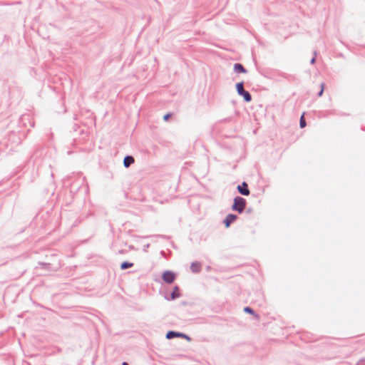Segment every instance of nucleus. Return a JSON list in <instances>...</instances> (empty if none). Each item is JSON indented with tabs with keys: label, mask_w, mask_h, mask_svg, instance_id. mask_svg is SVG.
Here are the masks:
<instances>
[{
	"label": "nucleus",
	"mask_w": 365,
	"mask_h": 365,
	"mask_svg": "<svg viewBox=\"0 0 365 365\" xmlns=\"http://www.w3.org/2000/svg\"><path fill=\"white\" fill-rule=\"evenodd\" d=\"M247 205V201L245 198L236 196L234 198L233 204L231 207L233 211L237 212L238 213H242L245 210Z\"/></svg>",
	"instance_id": "1"
},
{
	"label": "nucleus",
	"mask_w": 365,
	"mask_h": 365,
	"mask_svg": "<svg viewBox=\"0 0 365 365\" xmlns=\"http://www.w3.org/2000/svg\"><path fill=\"white\" fill-rule=\"evenodd\" d=\"M236 90L237 93L239 96L243 97L244 101L247 103H249L252 101L251 94L245 90L244 88V82L241 81L236 84Z\"/></svg>",
	"instance_id": "2"
},
{
	"label": "nucleus",
	"mask_w": 365,
	"mask_h": 365,
	"mask_svg": "<svg viewBox=\"0 0 365 365\" xmlns=\"http://www.w3.org/2000/svg\"><path fill=\"white\" fill-rule=\"evenodd\" d=\"M99 267H106L107 264V259L105 256L102 255H93V264Z\"/></svg>",
	"instance_id": "3"
},
{
	"label": "nucleus",
	"mask_w": 365,
	"mask_h": 365,
	"mask_svg": "<svg viewBox=\"0 0 365 365\" xmlns=\"http://www.w3.org/2000/svg\"><path fill=\"white\" fill-rule=\"evenodd\" d=\"M162 279L165 282L171 284L175 279V274L172 271L166 270L163 273Z\"/></svg>",
	"instance_id": "4"
},
{
	"label": "nucleus",
	"mask_w": 365,
	"mask_h": 365,
	"mask_svg": "<svg viewBox=\"0 0 365 365\" xmlns=\"http://www.w3.org/2000/svg\"><path fill=\"white\" fill-rule=\"evenodd\" d=\"M237 190L242 195L248 196L250 191L248 187V185L246 182H243L241 185H238Z\"/></svg>",
	"instance_id": "5"
},
{
	"label": "nucleus",
	"mask_w": 365,
	"mask_h": 365,
	"mask_svg": "<svg viewBox=\"0 0 365 365\" xmlns=\"http://www.w3.org/2000/svg\"><path fill=\"white\" fill-rule=\"evenodd\" d=\"M237 218V215L235 214H228L225 219L223 220V223L225 226V227H229L231 225V223H232L233 222H235Z\"/></svg>",
	"instance_id": "6"
},
{
	"label": "nucleus",
	"mask_w": 365,
	"mask_h": 365,
	"mask_svg": "<svg viewBox=\"0 0 365 365\" xmlns=\"http://www.w3.org/2000/svg\"><path fill=\"white\" fill-rule=\"evenodd\" d=\"M173 337H182V338H185L187 340L190 341V338L187 336H186L185 334H181V333H178V332H175V331H168L166 334V338L168 339H173Z\"/></svg>",
	"instance_id": "7"
},
{
	"label": "nucleus",
	"mask_w": 365,
	"mask_h": 365,
	"mask_svg": "<svg viewBox=\"0 0 365 365\" xmlns=\"http://www.w3.org/2000/svg\"><path fill=\"white\" fill-rule=\"evenodd\" d=\"M234 71L237 73H247V69L243 66V65L239 63H236L234 64Z\"/></svg>",
	"instance_id": "8"
},
{
	"label": "nucleus",
	"mask_w": 365,
	"mask_h": 365,
	"mask_svg": "<svg viewBox=\"0 0 365 365\" xmlns=\"http://www.w3.org/2000/svg\"><path fill=\"white\" fill-rule=\"evenodd\" d=\"M202 266L201 264L198 262H194L191 263L190 270L193 273H199L201 271Z\"/></svg>",
	"instance_id": "9"
},
{
	"label": "nucleus",
	"mask_w": 365,
	"mask_h": 365,
	"mask_svg": "<svg viewBox=\"0 0 365 365\" xmlns=\"http://www.w3.org/2000/svg\"><path fill=\"white\" fill-rule=\"evenodd\" d=\"M135 160L134 158L131 155H126L123 159V165L125 168H128L133 163H134Z\"/></svg>",
	"instance_id": "10"
},
{
	"label": "nucleus",
	"mask_w": 365,
	"mask_h": 365,
	"mask_svg": "<svg viewBox=\"0 0 365 365\" xmlns=\"http://www.w3.org/2000/svg\"><path fill=\"white\" fill-rule=\"evenodd\" d=\"M133 266V262H128V261H125V262H123L121 264H120V269L124 270V269H128V268H130Z\"/></svg>",
	"instance_id": "11"
},
{
	"label": "nucleus",
	"mask_w": 365,
	"mask_h": 365,
	"mask_svg": "<svg viewBox=\"0 0 365 365\" xmlns=\"http://www.w3.org/2000/svg\"><path fill=\"white\" fill-rule=\"evenodd\" d=\"M170 297H180V289L178 286H175Z\"/></svg>",
	"instance_id": "12"
},
{
	"label": "nucleus",
	"mask_w": 365,
	"mask_h": 365,
	"mask_svg": "<svg viewBox=\"0 0 365 365\" xmlns=\"http://www.w3.org/2000/svg\"><path fill=\"white\" fill-rule=\"evenodd\" d=\"M299 126L301 128H303L306 126V120L304 118V115H302L299 120Z\"/></svg>",
	"instance_id": "13"
},
{
	"label": "nucleus",
	"mask_w": 365,
	"mask_h": 365,
	"mask_svg": "<svg viewBox=\"0 0 365 365\" xmlns=\"http://www.w3.org/2000/svg\"><path fill=\"white\" fill-rule=\"evenodd\" d=\"M321 89L317 93V96L320 97L322 96L324 90V83H322L320 85Z\"/></svg>",
	"instance_id": "14"
},
{
	"label": "nucleus",
	"mask_w": 365,
	"mask_h": 365,
	"mask_svg": "<svg viewBox=\"0 0 365 365\" xmlns=\"http://www.w3.org/2000/svg\"><path fill=\"white\" fill-rule=\"evenodd\" d=\"M317 56V51L315 50V51H314V52H313V57L312 58V59H311V61H310V63H311V64H314V63H315Z\"/></svg>",
	"instance_id": "15"
},
{
	"label": "nucleus",
	"mask_w": 365,
	"mask_h": 365,
	"mask_svg": "<svg viewBox=\"0 0 365 365\" xmlns=\"http://www.w3.org/2000/svg\"><path fill=\"white\" fill-rule=\"evenodd\" d=\"M244 311L247 313L255 314L252 309L248 307L244 308Z\"/></svg>",
	"instance_id": "16"
},
{
	"label": "nucleus",
	"mask_w": 365,
	"mask_h": 365,
	"mask_svg": "<svg viewBox=\"0 0 365 365\" xmlns=\"http://www.w3.org/2000/svg\"><path fill=\"white\" fill-rule=\"evenodd\" d=\"M171 115H172V113H166V114L163 116V120H164L165 121L168 120V119L170 118V116H171Z\"/></svg>",
	"instance_id": "17"
},
{
	"label": "nucleus",
	"mask_w": 365,
	"mask_h": 365,
	"mask_svg": "<svg viewBox=\"0 0 365 365\" xmlns=\"http://www.w3.org/2000/svg\"><path fill=\"white\" fill-rule=\"evenodd\" d=\"M246 212L247 213H250L252 212V209L251 208H248V209H247Z\"/></svg>",
	"instance_id": "18"
},
{
	"label": "nucleus",
	"mask_w": 365,
	"mask_h": 365,
	"mask_svg": "<svg viewBox=\"0 0 365 365\" xmlns=\"http://www.w3.org/2000/svg\"><path fill=\"white\" fill-rule=\"evenodd\" d=\"M122 365H128L127 362H123Z\"/></svg>",
	"instance_id": "19"
}]
</instances>
